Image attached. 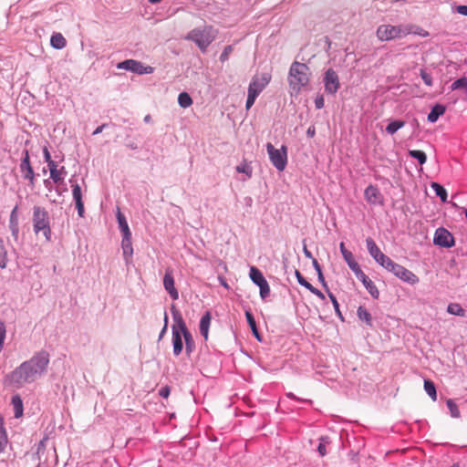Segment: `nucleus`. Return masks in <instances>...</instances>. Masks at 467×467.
Instances as JSON below:
<instances>
[{
  "mask_svg": "<svg viewBox=\"0 0 467 467\" xmlns=\"http://www.w3.org/2000/svg\"><path fill=\"white\" fill-rule=\"evenodd\" d=\"M50 355L40 350L34 353L31 358L25 360L5 376V384L16 389L37 381L47 371Z\"/></svg>",
  "mask_w": 467,
  "mask_h": 467,
  "instance_id": "f257e3e1",
  "label": "nucleus"
},
{
  "mask_svg": "<svg viewBox=\"0 0 467 467\" xmlns=\"http://www.w3.org/2000/svg\"><path fill=\"white\" fill-rule=\"evenodd\" d=\"M311 70L305 63L295 61L290 65L287 74V83L292 93L298 94L301 89L309 84Z\"/></svg>",
  "mask_w": 467,
  "mask_h": 467,
  "instance_id": "f03ea898",
  "label": "nucleus"
},
{
  "mask_svg": "<svg viewBox=\"0 0 467 467\" xmlns=\"http://www.w3.org/2000/svg\"><path fill=\"white\" fill-rule=\"evenodd\" d=\"M216 36L217 30L215 28L212 26H203L189 31L185 39L196 44L197 47H199L202 53H205L208 47L216 38Z\"/></svg>",
  "mask_w": 467,
  "mask_h": 467,
  "instance_id": "7ed1b4c3",
  "label": "nucleus"
},
{
  "mask_svg": "<svg viewBox=\"0 0 467 467\" xmlns=\"http://www.w3.org/2000/svg\"><path fill=\"white\" fill-rule=\"evenodd\" d=\"M412 25L392 26L390 24H382L377 27L376 36L381 42L391 41L393 39H402L412 32Z\"/></svg>",
  "mask_w": 467,
  "mask_h": 467,
  "instance_id": "20e7f679",
  "label": "nucleus"
},
{
  "mask_svg": "<svg viewBox=\"0 0 467 467\" xmlns=\"http://www.w3.org/2000/svg\"><path fill=\"white\" fill-rule=\"evenodd\" d=\"M33 229L36 234L38 233L44 234L47 241L51 240L50 221L48 220L47 211L39 206L33 208Z\"/></svg>",
  "mask_w": 467,
  "mask_h": 467,
  "instance_id": "39448f33",
  "label": "nucleus"
},
{
  "mask_svg": "<svg viewBox=\"0 0 467 467\" xmlns=\"http://www.w3.org/2000/svg\"><path fill=\"white\" fill-rule=\"evenodd\" d=\"M267 150L268 159L271 164L278 171H283L287 164V148L282 145L280 149H275L270 142L265 144Z\"/></svg>",
  "mask_w": 467,
  "mask_h": 467,
  "instance_id": "423d86ee",
  "label": "nucleus"
},
{
  "mask_svg": "<svg viewBox=\"0 0 467 467\" xmlns=\"http://www.w3.org/2000/svg\"><path fill=\"white\" fill-rule=\"evenodd\" d=\"M171 316L173 322L177 324L178 329H180L181 333H182L183 340H185V351L186 354L190 356V354H192V352L194 350V340L192 339V334L186 327V323H184L181 312H179L174 305L171 306Z\"/></svg>",
  "mask_w": 467,
  "mask_h": 467,
  "instance_id": "0eeeda50",
  "label": "nucleus"
},
{
  "mask_svg": "<svg viewBox=\"0 0 467 467\" xmlns=\"http://www.w3.org/2000/svg\"><path fill=\"white\" fill-rule=\"evenodd\" d=\"M381 267H383L388 272L395 275V276L398 277L399 279L411 285H414L419 282L418 276L415 275V274H413L412 272L406 269L404 266L395 262L383 265H381Z\"/></svg>",
  "mask_w": 467,
  "mask_h": 467,
  "instance_id": "6e6552de",
  "label": "nucleus"
},
{
  "mask_svg": "<svg viewBox=\"0 0 467 467\" xmlns=\"http://www.w3.org/2000/svg\"><path fill=\"white\" fill-rule=\"evenodd\" d=\"M116 68L127 70L140 76L150 75L154 71V68L150 66H144L141 62L131 58L119 62Z\"/></svg>",
  "mask_w": 467,
  "mask_h": 467,
  "instance_id": "1a4fd4ad",
  "label": "nucleus"
},
{
  "mask_svg": "<svg viewBox=\"0 0 467 467\" xmlns=\"http://www.w3.org/2000/svg\"><path fill=\"white\" fill-rule=\"evenodd\" d=\"M249 278L254 282V285L259 287L260 298L265 300L269 296V285L264 277L263 273L254 266H251L249 269Z\"/></svg>",
  "mask_w": 467,
  "mask_h": 467,
  "instance_id": "9d476101",
  "label": "nucleus"
},
{
  "mask_svg": "<svg viewBox=\"0 0 467 467\" xmlns=\"http://www.w3.org/2000/svg\"><path fill=\"white\" fill-rule=\"evenodd\" d=\"M323 88H325V93L330 96H335L338 92V75L332 67H328L323 74Z\"/></svg>",
  "mask_w": 467,
  "mask_h": 467,
  "instance_id": "9b49d317",
  "label": "nucleus"
},
{
  "mask_svg": "<svg viewBox=\"0 0 467 467\" xmlns=\"http://www.w3.org/2000/svg\"><path fill=\"white\" fill-rule=\"evenodd\" d=\"M269 81H271V75L267 73H262L260 76L252 78L248 86V96H259L268 85Z\"/></svg>",
  "mask_w": 467,
  "mask_h": 467,
  "instance_id": "f8f14e48",
  "label": "nucleus"
},
{
  "mask_svg": "<svg viewBox=\"0 0 467 467\" xmlns=\"http://www.w3.org/2000/svg\"><path fill=\"white\" fill-rule=\"evenodd\" d=\"M366 247H368V254H370L371 258H373L379 265L394 262L390 257L379 250L377 244L373 239H371V237H368V239H366Z\"/></svg>",
  "mask_w": 467,
  "mask_h": 467,
  "instance_id": "ddd939ff",
  "label": "nucleus"
},
{
  "mask_svg": "<svg viewBox=\"0 0 467 467\" xmlns=\"http://www.w3.org/2000/svg\"><path fill=\"white\" fill-rule=\"evenodd\" d=\"M433 244L442 248H451L454 245L453 235L444 227H439L434 232Z\"/></svg>",
  "mask_w": 467,
  "mask_h": 467,
  "instance_id": "4468645a",
  "label": "nucleus"
},
{
  "mask_svg": "<svg viewBox=\"0 0 467 467\" xmlns=\"http://www.w3.org/2000/svg\"><path fill=\"white\" fill-rule=\"evenodd\" d=\"M19 171L20 173H22V178L25 179V181H27L31 187H34L35 172L34 169L31 167V163H29V154L26 150L23 151V158L22 161H20Z\"/></svg>",
  "mask_w": 467,
  "mask_h": 467,
  "instance_id": "2eb2a0df",
  "label": "nucleus"
},
{
  "mask_svg": "<svg viewBox=\"0 0 467 467\" xmlns=\"http://www.w3.org/2000/svg\"><path fill=\"white\" fill-rule=\"evenodd\" d=\"M69 183H71L72 199H74L75 207H77V211H78V215H79V217H83V215H84V204H83V201L81 200L80 185H78L75 182V178L74 177L69 179Z\"/></svg>",
  "mask_w": 467,
  "mask_h": 467,
  "instance_id": "dca6fc26",
  "label": "nucleus"
},
{
  "mask_svg": "<svg viewBox=\"0 0 467 467\" xmlns=\"http://www.w3.org/2000/svg\"><path fill=\"white\" fill-rule=\"evenodd\" d=\"M365 200L370 205H382L383 204V196L379 192V189H378L375 185H368L365 189Z\"/></svg>",
  "mask_w": 467,
  "mask_h": 467,
  "instance_id": "f3484780",
  "label": "nucleus"
},
{
  "mask_svg": "<svg viewBox=\"0 0 467 467\" xmlns=\"http://www.w3.org/2000/svg\"><path fill=\"white\" fill-rule=\"evenodd\" d=\"M162 287L166 289L168 295H170V297H171L172 300H178L179 292L174 287L172 270H166V274H164V277H162Z\"/></svg>",
  "mask_w": 467,
  "mask_h": 467,
  "instance_id": "a211bd4d",
  "label": "nucleus"
},
{
  "mask_svg": "<svg viewBox=\"0 0 467 467\" xmlns=\"http://www.w3.org/2000/svg\"><path fill=\"white\" fill-rule=\"evenodd\" d=\"M177 327L175 326L172 327V354L175 357H178L182 350H183V341H182L183 336Z\"/></svg>",
  "mask_w": 467,
  "mask_h": 467,
  "instance_id": "6ab92c4d",
  "label": "nucleus"
},
{
  "mask_svg": "<svg viewBox=\"0 0 467 467\" xmlns=\"http://www.w3.org/2000/svg\"><path fill=\"white\" fill-rule=\"evenodd\" d=\"M357 278L362 282L363 285H365L366 290H368V293L370 294L371 297L377 299L379 296V292L378 291L377 286L374 285L371 279L368 278V275H357Z\"/></svg>",
  "mask_w": 467,
  "mask_h": 467,
  "instance_id": "aec40b11",
  "label": "nucleus"
},
{
  "mask_svg": "<svg viewBox=\"0 0 467 467\" xmlns=\"http://www.w3.org/2000/svg\"><path fill=\"white\" fill-rule=\"evenodd\" d=\"M211 319L212 317L210 312H205V314L202 315V319H200V335H202L204 340L208 339L209 327H211Z\"/></svg>",
  "mask_w": 467,
  "mask_h": 467,
  "instance_id": "412c9836",
  "label": "nucleus"
},
{
  "mask_svg": "<svg viewBox=\"0 0 467 467\" xmlns=\"http://www.w3.org/2000/svg\"><path fill=\"white\" fill-rule=\"evenodd\" d=\"M11 406L13 410V416H15L16 419L21 418L23 416L24 407L20 395H13L11 400Z\"/></svg>",
  "mask_w": 467,
  "mask_h": 467,
  "instance_id": "4be33fe9",
  "label": "nucleus"
},
{
  "mask_svg": "<svg viewBox=\"0 0 467 467\" xmlns=\"http://www.w3.org/2000/svg\"><path fill=\"white\" fill-rule=\"evenodd\" d=\"M445 113V106L442 104H436L431 107V112L428 114L429 123H435L437 119Z\"/></svg>",
  "mask_w": 467,
  "mask_h": 467,
  "instance_id": "5701e85b",
  "label": "nucleus"
},
{
  "mask_svg": "<svg viewBox=\"0 0 467 467\" xmlns=\"http://www.w3.org/2000/svg\"><path fill=\"white\" fill-rule=\"evenodd\" d=\"M50 47L56 50H61L67 47V40L62 34L53 33L52 36H50Z\"/></svg>",
  "mask_w": 467,
  "mask_h": 467,
  "instance_id": "b1692460",
  "label": "nucleus"
},
{
  "mask_svg": "<svg viewBox=\"0 0 467 467\" xmlns=\"http://www.w3.org/2000/svg\"><path fill=\"white\" fill-rule=\"evenodd\" d=\"M49 168L50 171V179H52L53 182L57 183L62 181H64V176L67 173L65 171V167H61L60 169L57 168L56 166L53 167H47Z\"/></svg>",
  "mask_w": 467,
  "mask_h": 467,
  "instance_id": "393cba45",
  "label": "nucleus"
},
{
  "mask_svg": "<svg viewBox=\"0 0 467 467\" xmlns=\"http://www.w3.org/2000/svg\"><path fill=\"white\" fill-rule=\"evenodd\" d=\"M121 250H123L124 259L132 256V244H130V235H121Z\"/></svg>",
  "mask_w": 467,
  "mask_h": 467,
  "instance_id": "a878e982",
  "label": "nucleus"
},
{
  "mask_svg": "<svg viewBox=\"0 0 467 467\" xmlns=\"http://www.w3.org/2000/svg\"><path fill=\"white\" fill-rule=\"evenodd\" d=\"M116 219H118L119 229H120L121 236L130 235V227L128 226L127 220L124 215L118 210L116 213Z\"/></svg>",
  "mask_w": 467,
  "mask_h": 467,
  "instance_id": "bb28decb",
  "label": "nucleus"
},
{
  "mask_svg": "<svg viewBox=\"0 0 467 467\" xmlns=\"http://www.w3.org/2000/svg\"><path fill=\"white\" fill-rule=\"evenodd\" d=\"M9 227H11L12 234L16 236L18 234V213L17 206L13 208L11 219H9Z\"/></svg>",
  "mask_w": 467,
  "mask_h": 467,
  "instance_id": "cd10ccee",
  "label": "nucleus"
},
{
  "mask_svg": "<svg viewBox=\"0 0 467 467\" xmlns=\"http://www.w3.org/2000/svg\"><path fill=\"white\" fill-rule=\"evenodd\" d=\"M423 389H425L426 394H428L431 400L435 401L437 400V391H435V386L431 380H423Z\"/></svg>",
  "mask_w": 467,
  "mask_h": 467,
  "instance_id": "c85d7f7f",
  "label": "nucleus"
},
{
  "mask_svg": "<svg viewBox=\"0 0 467 467\" xmlns=\"http://www.w3.org/2000/svg\"><path fill=\"white\" fill-rule=\"evenodd\" d=\"M447 313L455 317H464L466 315V311L458 303L449 304Z\"/></svg>",
  "mask_w": 467,
  "mask_h": 467,
  "instance_id": "c756f323",
  "label": "nucleus"
},
{
  "mask_svg": "<svg viewBox=\"0 0 467 467\" xmlns=\"http://www.w3.org/2000/svg\"><path fill=\"white\" fill-rule=\"evenodd\" d=\"M431 188L433 190L434 193H436L437 197L440 198V201L442 202H446V197H448V194H446L445 188L442 187V185L438 182H433L431 183Z\"/></svg>",
  "mask_w": 467,
  "mask_h": 467,
  "instance_id": "7c9ffc66",
  "label": "nucleus"
},
{
  "mask_svg": "<svg viewBox=\"0 0 467 467\" xmlns=\"http://www.w3.org/2000/svg\"><path fill=\"white\" fill-rule=\"evenodd\" d=\"M178 105L182 109H187L192 105V99L189 93L182 92L178 95Z\"/></svg>",
  "mask_w": 467,
  "mask_h": 467,
  "instance_id": "2f4dec72",
  "label": "nucleus"
},
{
  "mask_svg": "<svg viewBox=\"0 0 467 467\" xmlns=\"http://www.w3.org/2000/svg\"><path fill=\"white\" fill-rule=\"evenodd\" d=\"M358 318L359 320L364 321L366 325L371 327V315L368 310H367L364 306L358 307L357 310Z\"/></svg>",
  "mask_w": 467,
  "mask_h": 467,
  "instance_id": "473e14b6",
  "label": "nucleus"
},
{
  "mask_svg": "<svg viewBox=\"0 0 467 467\" xmlns=\"http://www.w3.org/2000/svg\"><path fill=\"white\" fill-rule=\"evenodd\" d=\"M462 88L465 90V94L467 95V78L462 77L451 84V90H457Z\"/></svg>",
  "mask_w": 467,
  "mask_h": 467,
  "instance_id": "72a5a7b5",
  "label": "nucleus"
},
{
  "mask_svg": "<svg viewBox=\"0 0 467 467\" xmlns=\"http://www.w3.org/2000/svg\"><path fill=\"white\" fill-rule=\"evenodd\" d=\"M402 127H404V121L394 120L390 121L389 124H388L387 128H385V130H387V133L393 135Z\"/></svg>",
  "mask_w": 467,
  "mask_h": 467,
  "instance_id": "f704fd0d",
  "label": "nucleus"
},
{
  "mask_svg": "<svg viewBox=\"0 0 467 467\" xmlns=\"http://www.w3.org/2000/svg\"><path fill=\"white\" fill-rule=\"evenodd\" d=\"M245 318H246V322H248L249 327H251L252 333H254V337H256L257 340H260V336H258L257 327H255L254 317H253L252 313L246 311Z\"/></svg>",
  "mask_w": 467,
  "mask_h": 467,
  "instance_id": "c9c22d12",
  "label": "nucleus"
},
{
  "mask_svg": "<svg viewBox=\"0 0 467 467\" xmlns=\"http://www.w3.org/2000/svg\"><path fill=\"white\" fill-rule=\"evenodd\" d=\"M445 403H447V408H448V410H450L451 418H452V419L460 418V411H459V408H457L456 403L451 399H448L447 402H445Z\"/></svg>",
  "mask_w": 467,
  "mask_h": 467,
  "instance_id": "e433bc0d",
  "label": "nucleus"
},
{
  "mask_svg": "<svg viewBox=\"0 0 467 467\" xmlns=\"http://www.w3.org/2000/svg\"><path fill=\"white\" fill-rule=\"evenodd\" d=\"M409 155H410V157L417 160L420 165H422L426 162V154L421 150H409Z\"/></svg>",
  "mask_w": 467,
  "mask_h": 467,
  "instance_id": "4c0bfd02",
  "label": "nucleus"
},
{
  "mask_svg": "<svg viewBox=\"0 0 467 467\" xmlns=\"http://www.w3.org/2000/svg\"><path fill=\"white\" fill-rule=\"evenodd\" d=\"M328 444V438L326 436H322L319 438V443H317V453L324 457L327 454V451L326 450V446Z\"/></svg>",
  "mask_w": 467,
  "mask_h": 467,
  "instance_id": "58836bf2",
  "label": "nucleus"
},
{
  "mask_svg": "<svg viewBox=\"0 0 467 467\" xmlns=\"http://www.w3.org/2000/svg\"><path fill=\"white\" fill-rule=\"evenodd\" d=\"M295 276L296 280H297L298 285L304 286L305 288L311 289L315 287L311 285V283L306 281V279L301 275L300 272H298V270L295 271Z\"/></svg>",
  "mask_w": 467,
  "mask_h": 467,
  "instance_id": "ea45409f",
  "label": "nucleus"
},
{
  "mask_svg": "<svg viewBox=\"0 0 467 467\" xmlns=\"http://www.w3.org/2000/svg\"><path fill=\"white\" fill-rule=\"evenodd\" d=\"M346 263L349 269H351L352 273H354L355 276L366 275L356 261H347Z\"/></svg>",
  "mask_w": 467,
  "mask_h": 467,
  "instance_id": "a19ab883",
  "label": "nucleus"
},
{
  "mask_svg": "<svg viewBox=\"0 0 467 467\" xmlns=\"http://www.w3.org/2000/svg\"><path fill=\"white\" fill-rule=\"evenodd\" d=\"M346 263L349 269H351L352 273H354L355 276L366 275L356 261H347Z\"/></svg>",
  "mask_w": 467,
  "mask_h": 467,
  "instance_id": "79ce46f5",
  "label": "nucleus"
},
{
  "mask_svg": "<svg viewBox=\"0 0 467 467\" xmlns=\"http://www.w3.org/2000/svg\"><path fill=\"white\" fill-rule=\"evenodd\" d=\"M420 78H422V81H423V83H425V85L431 87V85H432L431 75H430L424 69H420Z\"/></svg>",
  "mask_w": 467,
  "mask_h": 467,
  "instance_id": "37998d69",
  "label": "nucleus"
},
{
  "mask_svg": "<svg viewBox=\"0 0 467 467\" xmlns=\"http://www.w3.org/2000/svg\"><path fill=\"white\" fill-rule=\"evenodd\" d=\"M231 52H233L232 46L224 47L223 51H222V53H221V57H219V60H221L222 63L227 61L228 57L230 56Z\"/></svg>",
  "mask_w": 467,
  "mask_h": 467,
  "instance_id": "c03bdc74",
  "label": "nucleus"
},
{
  "mask_svg": "<svg viewBox=\"0 0 467 467\" xmlns=\"http://www.w3.org/2000/svg\"><path fill=\"white\" fill-rule=\"evenodd\" d=\"M328 298H330V302L333 304V307H335L336 314H337L340 318H342L341 312L339 311V305L338 301H337L336 296H334L332 293L327 292Z\"/></svg>",
  "mask_w": 467,
  "mask_h": 467,
  "instance_id": "a18cd8bd",
  "label": "nucleus"
},
{
  "mask_svg": "<svg viewBox=\"0 0 467 467\" xmlns=\"http://www.w3.org/2000/svg\"><path fill=\"white\" fill-rule=\"evenodd\" d=\"M44 160H45V162H47V167L57 166L56 161H54L51 159L50 152H48V150L47 147L44 148Z\"/></svg>",
  "mask_w": 467,
  "mask_h": 467,
  "instance_id": "49530a36",
  "label": "nucleus"
},
{
  "mask_svg": "<svg viewBox=\"0 0 467 467\" xmlns=\"http://www.w3.org/2000/svg\"><path fill=\"white\" fill-rule=\"evenodd\" d=\"M235 171H237L238 173H244L248 175V177L252 175V169L247 164L237 166V168H235Z\"/></svg>",
  "mask_w": 467,
  "mask_h": 467,
  "instance_id": "de8ad7c7",
  "label": "nucleus"
},
{
  "mask_svg": "<svg viewBox=\"0 0 467 467\" xmlns=\"http://www.w3.org/2000/svg\"><path fill=\"white\" fill-rule=\"evenodd\" d=\"M411 34H414V35H417V36H422V37H427L429 36V33L426 30H424L423 28H421L420 26H414V27H412Z\"/></svg>",
  "mask_w": 467,
  "mask_h": 467,
  "instance_id": "09e8293b",
  "label": "nucleus"
},
{
  "mask_svg": "<svg viewBox=\"0 0 467 467\" xmlns=\"http://www.w3.org/2000/svg\"><path fill=\"white\" fill-rule=\"evenodd\" d=\"M256 98H257V96H254V95L246 96V102H245L246 110H249V109L252 108V106L254 104V100Z\"/></svg>",
  "mask_w": 467,
  "mask_h": 467,
  "instance_id": "8fccbe9b",
  "label": "nucleus"
},
{
  "mask_svg": "<svg viewBox=\"0 0 467 467\" xmlns=\"http://www.w3.org/2000/svg\"><path fill=\"white\" fill-rule=\"evenodd\" d=\"M286 398L291 399V400H296V401H301V402H305V403H311V400H303V399H299L298 397H296V395H294L292 392H287V393H286Z\"/></svg>",
  "mask_w": 467,
  "mask_h": 467,
  "instance_id": "3c124183",
  "label": "nucleus"
},
{
  "mask_svg": "<svg viewBox=\"0 0 467 467\" xmlns=\"http://www.w3.org/2000/svg\"><path fill=\"white\" fill-rule=\"evenodd\" d=\"M314 103H316V109H322L323 107H324V99H323V96L322 95H319L316 98V101H314Z\"/></svg>",
  "mask_w": 467,
  "mask_h": 467,
  "instance_id": "603ef678",
  "label": "nucleus"
},
{
  "mask_svg": "<svg viewBox=\"0 0 467 467\" xmlns=\"http://www.w3.org/2000/svg\"><path fill=\"white\" fill-rule=\"evenodd\" d=\"M306 290L310 291V293L315 295L316 296H317V298L324 300L323 293L320 290H318L317 288L314 287V288H308Z\"/></svg>",
  "mask_w": 467,
  "mask_h": 467,
  "instance_id": "864d4df0",
  "label": "nucleus"
},
{
  "mask_svg": "<svg viewBox=\"0 0 467 467\" xmlns=\"http://www.w3.org/2000/svg\"><path fill=\"white\" fill-rule=\"evenodd\" d=\"M341 255H343L344 261L346 262H354L355 257H353L352 252H344L341 253Z\"/></svg>",
  "mask_w": 467,
  "mask_h": 467,
  "instance_id": "5fc2aeb1",
  "label": "nucleus"
},
{
  "mask_svg": "<svg viewBox=\"0 0 467 467\" xmlns=\"http://www.w3.org/2000/svg\"><path fill=\"white\" fill-rule=\"evenodd\" d=\"M458 14L467 16V5H456Z\"/></svg>",
  "mask_w": 467,
  "mask_h": 467,
  "instance_id": "6e6d98bb",
  "label": "nucleus"
},
{
  "mask_svg": "<svg viewBox=\"0 0 467 467\" xmlns=\"http://www.w3.org/2000/svg\"><path fill=\"white\" fill-rule=\"evenodd\" d=\"M317 281H319V283L322 284V286L325 287V289H327V284L324 280L323 273L319 272V273H317Z\"/></svg>",
  "mask_w": 467,
  "mask_h": 467,
  "instance_id": "4d7b16f0",
  "label": "nucleus"
},
{
  "mask_svg": "<svg viewBox=\"0 0 467 467\" xmlns=\"http://www.w3.org/2000/svg\"><path fill=\"white\" fill-rule=\"evenodd\" d=\"M159 395H161V397H162L164 399H167L169 396V388L167 386L164 388H161V390H159Z\"/></svg>",
  "mask_w": 467,
  "mask_h": 467,
  "instance_id": "13d9d810",
  "label": "nucleus"
},
{
  "mask_svg": "<svg viewBox=\"0 0 467 467\" xmlns=\"http://www.w3.org/2000/svg\"><path fill=\"white\" fill-rule=\"evenodd\" d=\"M312 266H314L317 273H322V268L320 267V265H318L317 259H312Z\"/></svg>",
  "mask_w": 467,
  "mask_h": 467,
  "instance_id": "bf43d9fd",
  "label": "nucleus"
},
{
  "mask_svg": "<svg viewBox=\"0 0 467 467\" xmlns=\"http://www.w3.org/2000/svg\"><path fill=\"white\" fill-rule=\"evenodd\" d=\"M106 127V124H102L99 127L96 128V130H94L93 131V135H99L102 132V130L105 129Z\"/></svg>",
  "mask_w": 467,
  "mask_h": 467,
  "instance_id": "052dcab7",
  "label": "nucleus"
},
{
  "mask_svg": "<svg viewBox=\"0 0 467 467\" xmlns=\"http://www.w3.org/2000/svg\"><path fill=\"white\" fill-rule=\"evenodd\" d=\"M315 136V128L313 126L309 127L308 130H306V137L312 138Z\"/></svg>",
  "mask_w": 467,
  "mask_h": 467,
  "instance_id": "680f3d73",
  "label": "nucleus"
},
{
  "mask_svg": "<svg viewBox=\"0 0 467 467\" xmlns=\"http://www.w3.org/2000/svg\"><path fill=\"white\" fill-rule=\"evenodd\" d=\"M303 253H305V256L306 258H310V259H313L312 258V254L309 250H307L306 246H303Z\"/></svg>",
  "mask_w": 467,
  "mask_h": 467,
  "instance_id": "e2e57ef3",
  "label": "nucleus"
},
{
  "mask_svg": "<svg viewBox=\"0 0 467 467\" xmlns=\"http://www.w3.org/2000/svg\"><path fill=\"white\" fill-rule=\"evenodd\" d=\"M165 333H167V327H162L161 334H159V340H161V338H162L163 335H165Z\"/></svg>",
  "mask_w": 467,
  "mask_h": 467,
  "instance_id": "0e129e2a",
  "label": "nucleus"
},
{
  "mask_svg": "<svg viewBox=\"0 0 467 467\" xmlns=\"http://www.w3.org/2000/svg\"><path fill=\"white\" fill-rule=\"evenodd\" d=\"M162 322H164V326H162V327H168V315H167V312H164V320H162Z\"/></svg>",
  "mask_w": 467,
  "mask_h": 467,
  "instance_id": "69168bd1",
  "label": "nucleus"
},
{
  "mask_svg": "<svg viewBox=\"0 0 467 467\" xmlns=\"http://www.w3.org/2000/svg\"><path fill=\"white\" fill-rule=\"evenodd\" d=\"M344 252H350V251L348 250L347 248H345L344 243H340V253H344Z\"/></svg>",
  "mask_w": 467,
  "mask_h": 467,
  "instance_id": "338daca9",
  "label": "nucleus"
},
{
  "mask_svg": "<svg viewBox=\"0 0 467 467\" xmlns=\"http://www.w3.org/2000/svg\"><path fill=\"white\" fill-rule=\"evenodd\" d=\"M1 439L2 441L6 440V432H5V429H1Z\"/></svg>",
  "mask_w": 467,
  "mask_h": 467,
  "instance_id": "774afa93",
  "label": "nucleus"
}]
</instances>
